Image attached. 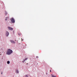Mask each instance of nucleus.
<instances>
[{
    "instance_id": "obj_1",
    "label": "nucleus",
    "mask_w": 77,
    "mask_h": 77,
    "mask_svg": "<svg viewBox=\"0 0 77 77\" xmlns=\"http://www.w3.org/2000/svg\"><path fill=\"white\" fill-rule=\"evenodd\" d=\"M12 53H13V51H12L10 49H8V50L7 54L9 55L12 54Z\"/></svg>"
},
{
    "instance_id": "obj_2",
    "label": "nucleus",
    "mask_w": 77,
    "mask_h": 77,
    "mask_svg": "<svg viewBox=\"0 0 77 77\" xmlns=\"http://www.w3.org/2000/svg\"><path fill=\"white\" fill-rule=\"evenodd\" d=\"M11 21L13 23H15V20L13 17H12L11 19Z\"/></svg>"
},
{
    "instance_id": "obj_3",
    "label": "nucleus",
    "mask_w": 77,
    "mask_h": 77,
    "mask_svg": "<svg viewBox=\"0 0 77 77\" xmlns=\"http://www.w3.org/2000/svg\"><path fill=\"white\" fill-rule=\"evenodd\" d=\"M10 41L11 42L12 44H15V42H14V41H13L12 40H10Z\"/></svg>"
},
{
    "instance_id": "obj_4",
    "label": "nucleus",
    "mask_w": 77,
    "mask_h": 77,
    "mask_svg": "<svg viewBox=\"0 0 77 77\" xmlns=\"http://www.w3.org/2000/svg\"><path fill=\"white\" fill-rule=\"evenodd\" d=\"M8 29L9 30H13V28H11L10 27L8 26Z\"/></svg>"
},
{
    "instance_id": "obj_5",
    "label": "nucleus",
    "mask_w": 77,
    "mask_h": 77,
    "mask_svg": "<svg viewBox=\"0 0 77 77\" xmlns=\"http://www.w3.org/2000/svg\"><path fill=\"white\" fill-rule=\"evenodd\" d=\"M6 35L7 36H8L9 35V32H8L6 31Z\"/></svg>"
},
{
    "instance_id": "obj_6",
    "label": "nucleus",
    "mask_w": 77,
    "mask_h": 77,
    "mask_svg": "<svg viewBox=\"0 0 77 77\" xmlns=\"http://www.w3.org/2000/svg\"><path fill=\"white\" fill-rule=\"evenodd\" d=\"M28 59V58H25V60H23V62H25V61H26V60H27Z\"/></svg>"
},
{
    "instance_id": "obj_7",
    "label": "nucleus",
    "mask_w": 77,
    "mask_h": 77,
    "mask_svg": "<svg viewBox=\"0 0 77 77\" xmlns=\"http://www.w3.org/2000/svg\"><path fill=\"white\" fill-rule=\"evenodd\" d=\"M8 18H9V17H6V19H5V20L6 21L7 20H8Z\"/></svg>"
},
{
    "instance_id": "obj_8",
    "label": "nucleus",
    "mask_w": 77,
    "mask_h": 77,
    "mask_svg": "<svg viewBox=\"0 0 77 77\" xmlns=\"http://www.w3.org/2000/svg\"><path fill=\"white\" fill-rule=\"evenodd\" d=\"M24 77H29V76L27 75H25L24 76Z\"/></svg>"
},
{
    "instance_id": "obj_9",
    "label": "nucleus",
    "mask_w": 77,
    "mask_h": 77,
    "mask_svg": "<svg viewBox=\"0 0 77 77\" xmlns=\"http://www.w3.org/2000/svg\"><path fill=\"white\" fill-rule=\"evenodd\" d=\"M5 15H7V14H8V13H7V12L6 11L5 12Z\"/></svg>"
},
{
    "instance_id": "obj_10",
    "label": "nucleus",
    "mask_w": 77,
    "mask_h": 77,
    "mask_svg": "<svg viewBox=\"0 0 77 77\" xmlns=\"http://www.w3.org/2000/svg\"><path fill=\"white\" fill-rule=\"evenodd\" d=\"M7 63L8 64H9V63H10V61H8L7 62Z\"/></svg>"
},
{
    "instance_id": "obj_11",
    "label": "nucleus",
    "mask_w": 77,
    "mask_h": 77,
    "mask_svg": "<svg viewBox=\"0 0 77 77\" xmlns=\"http://www.w3.org/2000/svg\"><path fill=\"white\" fill-rule=\"evenodd\" d=\"M51 75H52V77H56V76H54L52 74Z\"/></svg>"
},
{
    "instance_id": "obj_12",
    "label": "nucleus",
    "mask_w": 77,
    "mask_h": 77,
    "mask_svg": "<svg viewBox=\"0 0 77 77\" xmlns=\"http://www.w3.org/2000/svg\"><path fill=\"white\" fill-rule=\"evenodd\" d=\"M16 72H17V73H18L19 72H18V70H16Z\"/></svg>"
},
{
    "instance_id": "obj_13",
    "label": "nucleus",
    "mask_w": 77,
    "mask_h": 77,
    "mask_svg": "<svg viewBox=\"0 0 77 77\" xmlns=\"http://www.w3.org/2000/svg\"><path fill=\"white\" fill-rule=\"evenodd\" d=\"M36 57L37 58H38V56H37Z\"/></svg>"
},
{
    "instance_id": "obj_14",
    "label": "nucleus",
    "mask_w": 77,
    "mask_h": 77,
    "mask_svg": "<svg viewBox=\"0 0 77 77\" xmlns=\"http://www.w3.org/2000/svg\"><path fill=\"white\" fill-rule=\"evenodd\" d=\"M50 72H51V70H50Z\"/></svg>"
},
{
    "instance_id": "obj_15",
    "label": "nucleus",
    "mask_w": 77,
    "mask_h": 77,
    "mask_svg": "<svg viewBox=\"0 0 77 77\" xmlns=\"http://www.w3.org/2000/svg\"><path fill=\"white\" fill-rule=\"evenodd\" d=\"M22 62H23V63H24V61H22Z\"/></svg>"
},
{
    "instance_id": "obj_16",
    "label": "nucleus",
    "mask_w": 77,
    "mask_h": 77,
    "mask_svg": "<svg viewBox=\"0 0 77 77\" xmlns=\"http://www.w3.org/2000/svg\"><path fill=\"white\" fill-rule=\"evenodd\" d=\"M2 72L1 74H2L3 73H2Z\"/></svg>"
},
{
    "instance_id": "obj_17",
    "label": "nucleus",
    "mask_w": 77,
    "mask_h": 77,
    "mask_svg": "<svg viewBox=\"0 0 77 77\" xmlns=\"http://www.w3.org/2000/svg\"><path fill=\"white\" fill-rule=\"evenodd\" d=\"M26 64H27V65H28V63H27Z\"/></svg>"
},
{
    "instance_id": "obj_18",
    "label": "nucleus",
    "mask_w": 77,
    "mask_h": 77,
    "mask_svg": "<svg viewBox=\"0 0 77 77\" xmlns=\"http://www.w3.org/2000/svg\"><path fill=\"white\" fill-rule=\"evenodd\" d=\"M15 41H17V40H16Z\"/></svg>"
}]
</instances>
